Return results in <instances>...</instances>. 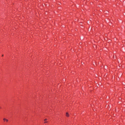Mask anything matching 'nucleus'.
Segmentation results:
<instances>
[{
	"label": "nucleus",
	"mask_w": 125,
	"mask_h": 125,
	"mask_svg": "<svg viewBox=\"0 0 125 125\" xmlns=\"http://www.w3.org/2000/svg\"><path fill=\"white\" fill-rule=\"evenodd\" d=\"M47 122H44V123H46Z\"/></svg>",
	"instance_id": "4"
},
{
	"label": "nucleus",
	"mask_w": 125,
	"mask_h": 125,
	"mask_svg": "<svg viewBox=\"0 0 125 125\" xmlns=\"http://www.w3.org/2000/svg\"><path fill=\"white\" fill-rule=\"evenodd\" d=\"M1 107H0V109H1Z\"/></svg>",
	"instance_id": "5"
},
{
	"label": "nucleus",
	"mask_w": 125,
	"mask_h": 125,
	"mask_svg": "<svg viewBox=\"0 0 125 125\" xmlns=\"http://www.w3.org/2000/svg\"><path fill=\"white\" fill-rule=\"evenodd\" d=\"M3 56V55H2V56Z\"/></svg>",
	"instance_id": "6"
},
{
	"label": "nucleus",
	"mask_w": 125,
	"mask_h": 125,
	"mask_svg": "<svg viewBox=\"0 0 125 125\" xmlns=\"http://www.w3.org/2000/svg\"><path fill=\"white\" fill-rule=\"evenodd\" d=\"M47 120V119H45L44 120V121H46Z\"/></svg>",
	"instance_id": "3"
},
{
	"label": "nucleus",
	"mask_w": 125,
	"mask_h": 125,
	"mask_svg": "<svg viewBox=\"0 0 125 125\" xmlns=\"http://www.w3.org/2000/svg\"><path fill=\"white\" fill-rule=\"evenodd\" d=\"M3 120L4 122H8V120L7 119H6L5 118L3 119Z\"/></svg>",
	"instance_id": "1"
},
{
	"label": "nucleus",
	"mask_w": 125,
	"mask_h": 125,
	"mask_svg": "<svg viewBox=\"0 0 125 125\" xmlns=\"http://www.w3.org/2000/svg\"><path fill=\"white\" fill-rule=\"evenodd\" d=\"M66 115L67 117H68L69 116V114L67 112L66 113Z\"/></svg>",
	"instance_id": "2"
}]
</instances>
